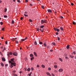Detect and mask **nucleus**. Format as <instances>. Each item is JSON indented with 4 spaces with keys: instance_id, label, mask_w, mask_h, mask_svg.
Listing matches in <instances>:
<instances>
[{
    "instance_id": "nucleus-1",
    "label": "nucleus",
    "mask_w": 76,
    "mask_h": 76,
    "mask_svg": "<svg viewBox=\"0 0 76 76\" xmlns=\"http://www.w3.org/2000/svg\"><path fill=\"white\" fill-rule=\"evenodd\" d=\"M11 61H9V63H11L10 67L11 68H12L13 67V66H16V64L15 62H15L14 61V58H12L11 59Z\"/></svg>"
},
{
    "instance_id": "nucleus-2",
    "label": "nucleus",
    "mask_w": 76,
    "mask_h": 76,
    "mask_svg": "<svg viewBox=\"0 0 76 76\" xmlns=\"http://www.w3.org/2000/svg\"><path fill=\"white\" fill-rule=\"evenodd\" d=\"M47 23V20H41V23L42 24H43V23Z\"/></svg>"
},
{
    "instance_id": "nucleus-3",
    "label": "nucleus",
    "mask_w": 76,
    "mask_h": 76,
    "mask_svg": "<svg viewBox=\"0 0 76 76\" xmlns=\"http://www.w3.org/2000/svg\"><path fill=\"white\" fill-rule=\"evenodd\" d=\"M13 55L15 56H18V53H17V52H15L13 53Z\"/></svg>"
},
{
    "instance_id": "nucleus-4",
    "label": "nucleus",
    "mask_w": 76,
    "mask_h": 76,
    "mask_svg": "<svg viewBox=\"0 0 76 76\" xmlns=\"http://www.w3.org/2000/svg\"><path fill=\"white\" fill-rule=\"evenodd\" d=\"M63 71V69H60L58 70L59 72H62Z\"/></svg>"
},
{
    "instance_id": "nucleus-5",
    "label": "nucleus",
    "mask_w": 76,
    "mask_h": 76,
    "mask_svg": "<svg viewBox=\"0 0 76 76\" xmlns=\"http://www.w3.org/2000/svg\"><path fill=\"white\" fill-rule=\"evenodd\" d=\"M8 56H11V55H12V53L10 52L9 54H7Z\"/></svg>"
},
{
    "instance_id": "nucleus-6",
    "label": "nucleus",
    "mask_w": 76,
    "mask_h": 76,
    "mask_svg": "<svg viewBox=\"0 0 76 76\" xmlns=\"http://www.w3.org/2000/svg\"><path fill=\"white\" fill-rule=\"evenodd\" d=\"M46 74L47 75H48L49 76H51L50 73L48 72H46Z\"/></svg>"
},
{
    "instance_id": "nucleus-7",
    "label": "nucleus",
    "mask_w": 76,
    "mask_h": 76,
    "mask_svg": "<svg viewBox=\"0 0 76 76\" xmlns=\"http://www.w3.org/2000/svg\"><path fill=\"white\" fill-rule=\"evenodd\" d=\"M26 39H27V37H26L25 39H21V40L22 41H25V40H26Z\"/></svg>"
},
{
    "instance_id": "nucleus-8",
    "label": "nucleus",
    "mask_w": 76,
    "mask_h": 76,
    "mask_svg": "<svg viewBox=\"0 0 76 76\" xmlns=\"http://www.w3.org/2000/svg\"><path fill=\"white\" fill-rule=\"evenodd\" d=\"M34 56H36V57H37V53L36 52H34Z\"/></svg>"
},
{
    "instance_id": "nucleus-9",
    "label": "nucleus",
    "mask_w": 76,
    "mask_h": 76,
    "mask_svg": "<svg viewBox=\"0 0 76 76\" xmlns=\"http://www.w3.org/2000/svg\"><path fill=\"white\" fill-rule=\"evenodd\" d=\"M2 61H6V59H5V58H2Z\"/></svg>"
},
{
    "instance_id": "nucleus-10",
    "label": "nucleus",
    "mask_w": 76,
    "mask_h": 76,
    "mask_svg": "<svg viewBox=\"0 0 76 76\" xmlns=\"http://www.w3.org/2000/svg\"><path fill=\"white\" fill-rule=\"evenodd\" d=\"M47 10L48 12H52V10Z\"/></svg>"
},
{
    "instance_id": "nucleus-11",
    "label": "nucleus",
    "mask_w": 76,
    "mask_h": 76,
    "mask_svg": "<svg viewBox=\"0 0 76 76\" xmlns=\"http://www.w3.org/2000/svg\"><path fill=\"white\" fill-rule=\"evenodd\" d=\"M70 47V45H68L66 47V48L67 49H69V47Z\"/></svg>"
},
{
    "instance_id": "nucleus-12",
    "label": "nucleus",
    "mask_w": 76,
    "mask_h": 76,
    "mask_svg": "<svg viewBox=\"0 0 76 76\" xmlns=\"http://www.w3.org/2000/svg\"><path fill=\"white\" fill-rule=\"evenodd\" d=\"M30 57H34V55H33V54L31 53L30 55Z\"/></svg>"
},
{
    "instance_id": "nucleus-13",
    "label": "nucleus",
    "mask_w": 76,
    "mask_h": 76,
    "mask_svg": "<svg viewBox=\"0 0 76 76\" xmlns=\"http://www.w3.org/2000/svg\"><path fill=\"white\" fill-rule=\"evenodd\" d=\"M54 68H55V69H57V65H55L54 66Z\"/></svg>"
},
{
    "instance_id": "nucleus-14",
    "label": "nucleus",
    "mask_w": 76,
    "mask_h": 76,
    "mask_svg": "<svg viewBox=\"0 0 76 76\" xmlns=\"http://www.w3.org/2000/svg\"><path fill=\"white\" fill-rule=\"evenodd\" d=\"M43 45L45 47H47V45L46 44V43H45L43 44Z\"/></svg>"
},
{
    "instance_id": "nucleus-15",
    "label": "nucleus",
    "mask_w": 76,
    "mask_h": 76,
    "mask_svg": "<svg viewBox=\"0 0 76 76\" xmlns=\"http://www.w3.org/2000/svg\"><path fill=\"white\" fill-rule=\"evenodd\" d=\"M1 66H2V67H3L4 66V64H3V62H1Z\"/></svg>"
},
{
    "instance_id": "nucleus-16",
    "label": "nucleus",
    "mask_w": 76,
    "mask_h": 76,
    "mask_svg": "<svg viewBox=\"0 0 76 76\" xmlns=\"http://www.w3.org/2000/svg\"><path fill=\"white\" fill-rule=\"evenodd\" d=\"M52 44L53 45H56V43H55L54 42H53L52 43Z\"/></svg>"
},
{
    "instance_id": "nucleus-17",
    "label": "nucleus",
    "mask_w": 76,
    "mask_h": 76,
    "mask_svg": "<svg viewBox=\"0 0 76 76\" xmlns=\"http://www.w3.org/2000/svg\"><path fill=\"white\" fill-rule=\"evenodd\" d=\"M40 31H41V32H44L43 31L44 29H41V28H40Z\"/></svg>"
},
{
    "instance_id": "nucleus-18",
    "label": "nucleus",
    "mask_w": 76,
    "mask_h": 76,
    "mask_svg": "<svg viewBox=\"0 0 76 76\" xmlns=\"http://www.w3.org/2000/svg\"><path fill=\"white\" fill-rule=\"evenodd\" d=\"M44 26H40V28H42V29H43V28H44Z\"/></svg>"
},
{
    "instance_id": "nucleus-19",
    "label": "nucleus",
    "mask_w": 76,
    "mask_h": 76,
    "mask_svg": "<svg viewBox=\"0 0 76 76\" xmlns=\"http://www.w3.org/2000/svg\"><path fill=\"white\" fill-rule=\"evenodd\" d=\"M30 70L31 68H29L27 69V71H28V72H29V71H30Z\"/></svg>"
},
{
    "instance_id": "nucleus-20",
    "label": "nucleus",
    "mask_w": 76,
    "mask_h": 76,
    "mask_svg": "<svg viewBox=\"0 0 76 76\" xmlns=\"http://www.w3.org/2000/svg\"><path fill=\"white\" fill-rule=\"evenodd\" d=\"M69 57H71V58H73V57H74V56H72L71 55H69Z\"/></svg>"
},
{
    "instance_id": "nucleus-21",
    "label": "nucleus",
    "mask_w": 76,
    "mask_h": 76,
    "mask_svg": "<svg viewBox=\"0 0 76 76\" xmlns=\"http://www.w3.org/2000/svg\"><path fill=\"white\" fill-rule=\"evenodd\" d=\"M31 75H32V72H31L29 74H28V76H31Z\"/></svg>"
},
{
    "instance_id": "nucleus-22",
    "label": "nucleus",
    "mask_w": 76,
    "mask_h": 76,
    "mask_svg": "<svg viewBox=\"0 0 76 76\" xmlns=\"http://www.w3.org/2000/svg\"><path fill=\"white\" fill-rule=\"evenodd\" d=\"M34 45H37V42L35 41L34 42Z\"/></svg>"
},
{
    "instance_id": "nucleus-23",
    "label": "nucleus",
    "mask_w": 76,
    "mask_h": 76,
    "mask_svg": "<svg viewBox=\"0 0 76 76\" xmlns=\"http://www.w3.org/2000/svg\"><path fill=\"white\" fill-rule=\"evenodd\" d=\"M34 59V57H32L31 58V60H33Z\"/></svg>"
},
{
    "instance_id": "nucleus-24",
    "label": "nucleus",
    "mask_w": 76,
    "mask_h": 76,
    "mask_svg": "<svg viewBox=\"0 0 76 76\" xmlns=\"http://www.w3.org/2000/svg\"><path fill=\"white\" fill-rule=\"evenodd\" d=\"M42 68H44L45 67V66L44 65L42 64Z\"/></svg>"
},
{
    "instance_id": "nucleus-25",
    "label": "nucleus",
    "mask_w": 76,
    "mask_h": 76,
    "mask_svg": "<svg viewBox=\"0 0 76 76\" xmlns=\"http://www.w3.org/2000/svg\"><path fill=\"white\" fill-rule=\"evenodd\" d=\"M7 12V8H5L4 9V12Z\"/></svg>"
},
{
    "instance_id": "nucleus-26",
    "label": "nucleus",
    "mask_w": 76,
    "mask_h": 76,
    "mask_svg": "<svg viewBox=\"0 0 76 76\" xmlns=\"http://www.w3.org/2000/svg\"><path fill=\"white\" fill-rule=\"evenodd\" d=\"M60 29H61V31H63V30H64V29H63V28H62V27H61L60 28Z\"/></svg>"
},
{
    "instance_id": "nucleus-27",
    "label": "nucleus",
    "mask_w": 76,
    "mask_h": 76,
    "mask_svg": "<svg viewBox=\"0 0 76 76\" xmlns=\"http://www.w3.org/2000/svg\"><path fill=\"white\" fill-rule=\"evenodd\" d=\"M29 22H32L33 21L31 19H29Z\"/></svg>"
},
{
    "instance_id": "nucleus-28",
    "label": "nucleus",
    "mask_w": 76,
    "mask_h": 76,
    "mask_svg": "<svg viewBox=\"0 0 76 76\" xmlns=\"http://www.w3.org/2000/svg\"><path fill=\"white\" fill-rule=\"evenodd\" d=\"M59 60L61 61H63V59L61 58H59Z\"/></svg>"
},
{
    "instance_id": "nucleus-29",
    "label": "nucleus",
    "mask_w": 76,
    "mask_h": 76,
    "mask_svg": "<svg viewBox=\"0 0 76 76\" xmlns=\"http://www.w3.org/2000/svg\"><path fill=\"white\" fill-rule=\"evenodd\" d=\"M57 38L58 39V41H60V38L58 37V36H57Z\"/></svg>"
},
{
    "instance_id": "nucleus-30",
    "label": "nucleus",
    "mask_w": 76,
    "mask_h": 76,
    "mask_svg": "<svg viewBox=\"0 0 76 76\" xmlns=\"http://www.w3.org/2000/svg\"><path fill=\"white\" fill-rule=\"evenodd\" d=\"M39 44L42 45L43 44V43L42 42H39Z\"/></svg>"
},
{
    "instance_id": "nucleus-31",
    "label": "nucleus",
    "mask_w": 76,
    "mask_h": 76,
    "mask_svg": "<svg viewBox=\"0 0 76 76\" xmlns=\"http://www.w3.org/2000/svg\"><path fill=\"white\" fill-rule=\"evenodd\" d=\"M13 76H18V75L15 74H13Z\"/></svg>"
},
{
    "instance_id": "nucleus-32",
    "label": "nucleus",
    "mask_w": 76,
    "mask_h": 76,
    "mask_svg": "<svg viewBox=\"0 0 76 76\" xmlns=\"http://www.w3.org/2000/svg\"><path fill=\"white\" fill-rule=\"evenodd\" d=\"M56 31H57V32H60V30L58 28H57Z\"/></svg>"
},
{
    "instance_id": "nucleus-33",
    "label": "nucleus",
    "mask_w": 76,
    "mask_h": 76,
    "mask_svg": "<svg viewBox=\"0 0 76 76\" xmlns=\"http://www.w3.org/2000/svg\"><path fill=\"white\" fill-rule=\"evenodd\" d=\"M24 15L25 16H26V17H28V15L25 14H24Z\"/></svg>"
},
{
    "instance_id": "nucleus-34",
    "label": "nucleus",
    "mask_w": 76,
    "mask_h": 76,
    "mask_svg": "<svg viewBox=\"0 0 76 76\" xmlns=\"http://www.w3.org/2000/svg\"><path fill=\"white\" fill-rule=\"evenodd\" d=\"M51 70V69L50 67L48 68V70Z\"/></svg>"
},
{
    "instance_id": "nucleus-35",
    "label": "nucleus",
    "mask_w": 76,
    "mask_h": 76,
    "mask_svg": "<svg viewBox=\"0 0 76 76\" xmlns=\"http://www.w3.org/2000/svg\"><path fill=\"white\" fill-rule=\"evenodd\" d=\"M12 23H13V24H14V20H12Z\"/></svg>"
},
{
    "instance_id": "nucleus-36",
    "label": "nucleus",
    "mask_w": 76,
    "mask_h": 76,
    "mask_svg": "<svg viewBox=\"0 0 76 76\" xmlns=\"http://www.w3.org/2000/svg\"><path fill=\"white\" fill-rule=\"evenodd\" d=\"M4 18H7V16L6 15H4Z\"/></svg>"
},
{
    "instance_id": "nucleus-37",
    "label": "nucleus",
    "mask_w": 76,
    "mask_h": 76,
    "mask_svg": "<svg viewBox=\"0 0 76 76\" xmlns=\"http://www.w3.org/2000/svg\"><path fill=\"white\" fill-rule=\"evenodd\" d=\"M57 28H54V30H55V31H57Z\"/></svg>"
},
{
    "instance_id": "nucleus-38",
    "label": "nucleus",
    "mask_w": 76,
    "mask_h": 76,
    "mask_svg": "<svg viewBox=\"0 0 76 76\" xmlns=\"http://www.w3.org/2000/svg\"><path fill=\"white\" fill-rule=\"evenodd\" d=\"M17 1L18 3H20V0H17Z\"/></svg>"
},
{
    "instance_id": "nucleus-39",
    "label": "nucleus",
    "mask_w": 76,
    "mask_h": 76,
    "mask_svg": "<svg viewBox=\"0 0 76 76\" xmlns=\"http://www.w3.org/2000/svg\"><path fill=\"white\" fill-rule=\"evenodd\" d=\"M37 31H39V28H37Z\"/></svg>"
},
{
    "instance_id": "nucleus-40",
    "label": "nucleus",
    "mask_w": 76,
    "mask_h": 76,
    "mask_svg": "<svg viewBox=\"0 0 76 76\" xmlns=\"http://www.w3.org/2000/svg\"><path fill=\"white\" fill-rule=\"evenodd\" d=\"M73 53L74 54V55L76 54V52L75 51L73 52Z\"/></svg>"
},
{
    "instance_id": "nucleus-41",
    "label": "nucleus",
    "mask_w": 76,
    "mask_h": 76,
    "mask_svg": "<svg viewBox=\"0 0 76 76\" xmlns=\"http://www.w3.org/2000/svg\"><path fill=\"white\" fill-rule=\"evenodd\" d=\"M25 2L26 3H28V0H25Z\"/></svg>"
},
{
    "instance_id": "nucleus-42",
    "label": "nucleus",
    "mask_w": 76,
    "mask_h": 76,
    "mask_svg": "<svg viewBox=\"0 0 76 76\" xmlns=\"http://www.w3.org/2000/svg\"><path fill=\"white\" fill-rule=\"evenodd\" d=\"M16 44H18V41L16 40Z\"/></svg>"
},
{
    "instance_id": "nucleus-43",
    "label": "nucleus",
    "mask_w": 76,
    "mask_h": 76,
    "mask_svg": "<svg viewBox=\"0 0 76 76\" xmlns=\"http://www.w3.org/2000/svg\"><path fill=\"white\" fill-rule=\"evenodd\" d=\"M44 6H42V9H44Z\"/></svg>"
},
{
    "instance_id": "nucleus-44",
    "label": "nucleus",
    "mask_w": 76,
    "mask_h": 76,
    "mask_svg": "<svg viewBox=\"0 0 76 76\" xmlns=\"http://www.w3.org/2000/svg\"><path fill=\"white\" fill-rule=\"evenodd\" d=\"M73 24L74 25H75L76 24V23L75 22H73Z\"/></svg>"
},
{
    "instance_id": "nucleus-45",
    "label": "nucleus",
    "mask_w": 76,
    "mask_h": 76,
    "mask_svg": "<svg viewBox=\"0 0 76 76\" xmlns=\"http://www.w3.org/2000/svg\"><path fill=\"white\" fill-rule=\"evenodd\" d=\"M3 23L2 22H0V24L1 25H3Z\"/></svg>"
},
{
    "instance_id": "nucleus-46",
    "label": "nucleus",
    "mask_w": 76,
    "mask_h": 76,
    "mask_svg": "<svg viewBox=\"0 0 76 76\" xmlns=\"http://www.w3.org/2000/svg\"><path fill=\"white\" fill-rule=\"evenodd\" d=\"M31 70H34V68H33V67H32L31 68Z\"/></svg>"
},
{
    "instance_id": "nucleus-47",
    "label": "nucleus",
    "mask_w": 76,
    "mask_h": 76,
    "mask_svg": "<svg viewBox=\"0 0 76 76\" xmlns=\"http://www.w3.org/2000/svg\"><path fill=\"white\" fill-rule=\"evenodd\" d=\"M47 48L48 49H50V46H48Z\"/></svg>"
},
{
    "instance_id": "nucleus-48",
    "label": "nucleus",
    "mask_w": 76,
    "mask_h": 76,
    "mask_svg": "<svg viewBox=\"0 0 76 76\" xmlns=\"http://www.w3.org/2000/svg\"><path fill=\"white\" fill-rule=\"evenodd\" d=\"M52 75L53 76H55V75H54V74H53V73H52Z\"/></svg>"
},
{
    "instance_id": "nucleus-49",
    "label": "nucleus",
    "mask_w": 76,
    "mask_h": 76,
    "mask_svg": "<svg viewBox=\"0 0 76 76\" xmlns=\"http://www.w3.org/2000/svg\"><path fill=\"white\" fill-rule=\"evenodd\" d=\"M5 66H6V67H7V66H8V64H6L5 65Z\"/></svg>"
},
{
    "instance_id": "nucleus-50",
    "label": "nucleus",
    "mask_w": 76,
    "mask_h": 76,
    "mask_svg": "<svg viewBox=\"0 0 76 76\" xmlns=\"http://www.w3.org/2000/svg\"><path fill=\"white\" fill-rule=\"evenodd\" d=\"M6 44H7V41H6L5 42Z\"/></svg>"
},
{
    "instance_id": "nucleus-51",
    "label": "nucleus",
    "mask_w": 76,
    "mask_h": 76,
    "mask_svg": "<svg viewBox=\"0 0 76 76\" xmlns=\"http://www.w3.org/2000/svg\"><path fill=\"white\" fill-rule=\"evenodd\" d=\"M63 18V16H61L60 17V18H61V19H62V18Z\"/></svg>"
},
{
    "instance_id": "nucleus-52",
    "label": "nucleus",
    "mask_w": 76,
    "mask_h": 76,
    "mask_svg": "<svg viewBox=\"0 0 76 76\" xmlns=\"http://www.w3.org/2000/svg\"><path fill=\"white\" fill-rule=\"evenodd\" d=\"M56 35H58V32H57L56 33Z\"/></svg>"
},
{
    "instance_id": "nucleus-53",
    "label": "nucleus",
    "mask_w": 76,
    "mask_h": 76,
    "mask_svg": "<svg viewBox=\"0 0 76 76\" xmlns=\"http://www.w3.org/2000/svg\"><path fill=\"white\" fill-rule=\"evenodd\" d=\"M39 67V65H37V67Z\"/></svg>"
},
{
    "instance_id": "nucleus-54",
    "label": "nucleus",
    "mask_w": 76,
    "mask_h": 76,
    "mask_svg": "<svg viewBox=\"0 0 76 76\" xmlns=\"http://www.w3.org/2000/svg\"><path fill=\"white\" fill-rule=\"evenodd\" d=\"M50 52H52V51H53V50H50Z\"/></svg>"
},
{
    "instance_id": "nucleus-55",
    "label": "nucleus",
    "mask_w": 76,
    "mask_h": 76,
    "mask_svg": "<svg viewBox=\"0 0 76 76\" xmlns=\"http://www.w3.org/2000/svg\"><path fill=\"white\" fill-rule=\"evenodd\" d=\"M54 72H55V73H57V71L56 70H55Z\"/></svg>"
},
{
    "instance_id": "nucleus-56",
    "label": "nucleus",
    "mask_w": 76,
    "mask_h": 76,
    "mask_svg": "<svg viewBox=\"0 0 76 76\" xmlns=\"http://www.w3.org/2000/svg\"><path fill=\"white\" fill-rule=\"evenodd\" d=\"M24 69H25V71H27V69L26 68H25Z\"/></svg>"
},
{
    "instance_id": "nucleus-57",
    "label": "nucleus",
    "mask_w": 76,
    "mask_h": 76,
    "mask_svg": "<svg viewBox=\"0 0 76 76\" xmlns=\"http://www.w3.org/2000/svg\"><path fill=\"white\" fill-rule=\"evenodd\" d=\"M0 54H1V55L2 56V53L1 52H0Z\"/></svg>"
},
{
    "instance_id": "nucleus-58",
    "label": "nucleus",
    "mask_w": 76,
    "mask_h": 76,
    "mask_svg": "<svg viewBox=\"0 0 76 76\" xmlns=\"http://www.w3.org/2000/svg\"><path fill=\"white\" fill-rule=\"evenodd\" d=\"M20 19L21 20H22V19H23V17H21Z\"/></svg>"
},
{
    "instance_id": "nucleus-59",
    "label": "nucleus",
    "mask_w": 76,
    "mask_h": 76,
    "mask_svg": "<svg viewBox=\"0 0 76 76\" xmlns=\"http://www.w3.org/2000/svg\"><path fill=\"white\" fill-rule=\"evenodd\" d=\"M30 4L31 6H32V4Z\"/></svg>"
},
{
    "instance_id": "nucleus-60",
    "label": "nucleus",
    "mask_w": 76,
    "mask_h": 76,
    "mask_svg": "<svg viewBox=\"0 0 76 76\" xmlns=\"http://www.w3.org/2000/svg\"><path fill=\"white\" fill-rule=\"evenodd\" d=\"M19 73H20L21 74V73H22V72L21 71L19 72Z\"/></svg>"
},
{
    "instance_id": "nucleus-61",
    "label": "nucleus",
    "mask_w": 76,
    "mask_h": 76,
    "mask_svg": "<svg viewBox=\"0 0 76 76\" xmlns=\"http://www.w3.org/2000/svg\"><path fill=\"white\" fill-rule=\"evenodd\" d=\"M71 5H72V6H73V3H71Z\"/></svg>"
},
{
    "instance_id": "nucleus-62",
    "label": "nucleus",
    "mask_w": 76,
    "mask_h": 76,
    "mask_svg": "<svg viewBox=\"0 0 76 76\" xmlns=\"http://www.w3.org/2000/svg\"><path fill=\"white\" fill-rule=\"evenodd\" d=\"M25 14H27L28 13L27 12H25Z\"/></svg>"
},
{
    "instance_id": "nucleus-63",
    "label": "nucleus",
    "mask_w": 76,
    "mask_h": 76,
    "mask_svg": "<svg viewBox=\"0 0 76 76\" xmlns=\"http://www.w3.org/2000/svg\"><path fill=\"white\" fill-rule=\"evenodd\" d=\"M65 58H66V59H68V57H65Z\"/></svg>"
},
{
    "instance_id": "nucleus-64",
    "label": "nucleus",
    "mask_w": 76,
    "mask_h": 76,
    "mask_svg": "<svg viewBox=\"0 0 76 76\" xmlns=\"http://www.w3.org/2000/svg\"><path fill=\"white\" fill-rule=\"evenodd\" d=\"M4 28H3L2 29V30H3V31H4Z\"/></svg>"
}]
</instances>
